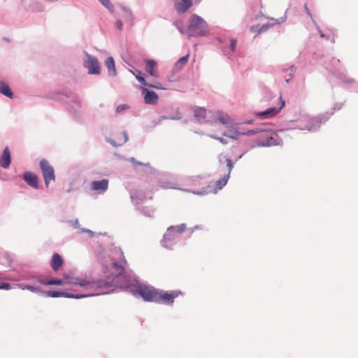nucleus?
<instances>
[{
    "mask_svg": "<svg viewBox=\"0 0 358 358\" xmlns=\"http://www.w3.org/2000/svg\"><path fill=\"white\" fill-rule=\"evenodd\" d=\"M112 268L115 271V273L113 275V280H110L109 282H106L104 280L91 281L86 278H74L69 277V275H65L64 278L66 280V283L80 285L89 291H97L98 289L102 290L105 287H110L115 284L114 282L115 278H117L124 272V268L122 266L118 265L117 263H113L112 264Z\"/></svg>",
    "mask_w": 358,
    "mask_h": 358,
    "instance_id": "1",
    "label": "nucleus"
},
{
    "mask_svg": "<svg viewBox=\"0 0 358 358\" xmlns=\"http://www.w3.org/2000/svg\"><path fill=\"white\" fill-rule=\"evenodd\" d=\"M188 36H203L209 34L208 24L201 17L193 15L189 20L186 29Z\"/></svg>",
    "mask_w": 358,
    "mask_h": 358,
    "instance_id": "2",
    "label": "nucleus"
},
{
    "mask_svg": "<svg viewBox=\"0 0 358 358\" xmlns=\"http://www.w3.org/2000/svg\"><path fill=\"white\" fill-rule=\"evenodd\" d=\"M134 292L138 294L146 301L156 302L158 289L152 287L140 285Z\"/></svg>",
    "mask_w": 358,
    "mask_h": 358,
    "instance_id": "3",
    "label": "nucleus"
},
{
    "mask_svg": "<svg viewBox=\"0 0 358 358\" xmlns=\"http://www.w3.org/2000/svg\"><path fill=\"white\" fill-rule=\"evenodd\" d=\"M39 166L44 178L45 185L48 187L50 182L55 180L54 168L50 165L49 162L45 159L41 160Z\"/></svg>",
    "mask_w": 358,
    "mask_h": 358,
    "instance_id": "4",
    "label": "nucleus"
},
{
    "mask_svg": "<svg viewBox=\"0 0 358 358\" xmlns=\"http://www.w3.org/2000/svg\"><path fill=\"white\" fill-rule=\"evenodd\" d=\"M180 291L164 292L158 289L156 303L171 305L174 299L181 294Z\"/></svg>",
    "mask_w": 358,
    "mask_h": 358,
    "instance_id": "5",
    "label": "nucleus"
},
{
    "mask_svg": "<svg viewBox=\"0 0 358 358\" xmlns=\"http://www.w3.org/2000/svg\"><path fill=\"white\" fill-rule=\"evenodd\" d=\"M84 66L88 69L90 74H99L101 69L96 58L90 55H86V60L84 62Z\"/></svg>",
    "mask_w": 358,
    "mask_h": 358,
    "instance_id": "6",
    "label": "nucleus"
},
{
    "mask_svg": "<svg viewBox=\"0 0 358 358\" xmlns=\"http://www.w3.org/2000/svg\"><path fill=\"white\" fill-rule=\"evenodd\" d=\"M328 117H323L322 115L314 117L308 118L305 120L303 129L314 131L319 128L321 124L325 122Z\"/></svg>",
    "mask_w": 358,
    "mask_h": 358,
    "instance_id": "7",
    "label": "nucleus"
},
{
    "mask_svg": "<svg viewBox=\"0 0 358 358\" xmlns=\"http://www.w3.org/2000/svg\"><path fill=\"white\" fill-rule=\"evenodd\" d=\"M105 293H106V292L103 291L101 292H97V293H96V294H105ZM48 295L49 296L53 297V298L64 296V297H67V298L80 299L83 297L93 296V295H95V294L89 292L88 294L79 295V294H71L65 293L63 292H58V291H49V292H48Z\"/></svg>",
    "mask_w": 358,
    "mask_h": 358,
    "instance_id": "8",
    "label": "nucleus"
},
{
    "mask_svg": "<svg viewBox=\"0 0 358 358\" xmlns=\"http://www.w3.org/2000/svg\"><path fill=\"white\" fill-rule=\"evenodd\" d=\"M280 106L279 108H270L264 112H259L257 114V116L262 118H269L276 115L280 110L285 106V101L282 100V98H280Z\"/></svg>",
    "mask_w": 358,
    "mask_h": 358,
    "instance_id": "9",
    "label": "nucleus"
},
{
    "mask_svg": "<svg viewBox=\"0 0 358 358\" xmlns=\"http://www.w3.org/2000/svg\"><path fill=\"white\" fill-rule=\"evenodd\" d=\"M142 94H143L144 101L146 104H155L157 103L159 98L155 92L143 87L142 88Z\"/></svg>",
    "mask_w": 358,
    "mask_h": 358,
    "instance_id": "10",
    "label": "nucleus"
},
{
    "mask_svg": "<svg viewBox=\"0 0 358 358\" xmlns=\"http://www.w3.org/2000/svg\"><path fill=\"white\" fill-rule=\"evenodd\" d=\"M130 72L136 77V78L137 79V80L141 83L142 85H145V86H148L150 87H152V88H155V89H164L162 86V85L159 83H154V84H152V83H148L145 79L141 76V72L140 71H137L136 72H134L132 70H130Z\"/></svg>",
    "mask_w": 358,
    "mask_h": 358,
    "instance_id": "11",
    "label": "nucleus"
},
{
    "mask_svg": "<svg viewBox=\"0 0 358 358\" xmlns=\"http://www.w3.org/2000/svg\"><path fill=\"white\" fill-rule=\"evenodd\" d=\"M25 182L34 189L38 188V177L31 172H26L23 176Z\"/></svg>",
    "mask_w": 358,
    "mask_h": 358,
    "instance_id": "12",
    "label": "nucleus"
},
{
    "mask_svg": "<svg viewBox=\"0 0 358 358\" xmlns=\"http://www.w3.org/2000/svg\"><path fill=\"white\" fill-rule=\"evenodd\" d=\"M145 71L151 76L157 78L159 76V72L157 69V63L153 59H148L145 61Z\"/></svg>",
    "mask_w": 358,
    "mask_h": 358,
    "instance_id": "13",
    "label": "nucleus"
},
{
    "mask_svg": "<svg viewBox=\"0 0 358 358\" xmlns=\"http://www.w3.org/2000/svg\"><path fill=\"white\" fill-rule=\"evenodd\" d=\"M108 180L103 179L101 180H94L91 182V188L94 191L103 192L108 189Z\"/></svg>",
    "mask_w": 358,
    "mask_h": 358,
    "instance_id": "14",
    "label": "nucleus"
},
{
    "mask_svg": "<svg viewBox=\"0 0 358 358\" xmlns=\"http://www.w3.org/2000/svg\"><path fill=\"white\" fill-rule=\"evenodd\" d=\"M192 0H176L175 8L178 13L186 12L192 6Z\"/></svg>",
    "mask_w": 358,
    "mask_h": 358,
    "instance_id": "15",
    "label": "nucleus"
},
{
    "mask_svg": "<svg viewBox=\"0 0 358 358\" xmlns=\"http://www.w3.org/2000/svg\"><path fill=\"white\" fill-rule=\"evenodd\" d=\"M264 138L265 140H258L257 141V145L261 147H266L275 145L278 143L276 139L268 134L264 136Z\"/></svg>",
    "mask_w": 358,
    "mask_h": 358,
    "instance_id": "16",
    "label": "nucleus"
},
{
    "mask_svg": "<svg viewBox=\"0 0 358 358\" xmlns=\"http://www.w3.org/2000/svg\"><path fill=\"white\" fill-rule=\"evenodd\" d=\"M63 264V259L61 256L55 253L51 259L50 266L53 271H57Z\"/></svg>",
    "mask_w": 358,
    "mask_h": 358,
    "instance_id": "17",
    "label": "nucleus"
},
{
    "mask_svg": "<svg viewBox=\"0 0 358 358\" xmlns=\"http://www.w3.org/2000/svg\"><path fill=\"white\" fill-rule=\"evenodd\" d=\"M10 164V152L8 147H6L0 159V166L3 168H7Z\"/></svg>",
    "mask_w": 358,
    "mask_h": 358,
    "instance_id": "18",
    "label": "nucleus"
},
{
    "mask_svg": "<svg viewBox=\"0 0 358 358\" xmlns=\"http://www.w3.org/2000/svg\"><path fill=\"white\" fill-rule=\"evenodd\" d=\"M229 178V173H227L223 178L218 180L213 183V187L214 189L217 192V190L221 189L227 182Z\"/></svg>",
    "mask_w": 358,
    "mask_h": 358,
    "instance_id": "19",
    "label": "nucleus"
},
{
    "mask_svg": "<svg viewBox=\"0 0 358 358\" xmlns=\"http://www.w3.org/2000/svg\"><path fill=\"white\" fill-rule=\"evenodd\" d=\"M105 65H106V68L108 69L109 75L115 76L116 70H115V61L112 57H110L106 59V60L105 62Z\"/></svg>",
    "mask_w": 358,
    "mask_h": 358,
    "instance_id": "20",
    "label": "nucleus"
},
{
    "mask_svg": "<svg viewBox=\"0 0 358 358\" xmlns=\"http://www.w3.org/2000/svg\"><path fill=\"white\" fill-rule=\"evenodd\" d=\"M194 116L198 120H203L206 117V110L201 107H195L193 109Z\"/></svg>",
    "mask_w": 358,
    "mask_h": 358,
    "instance_id": "21",
    "label": "nucleus"
},
{
    "mask_svg": "<svg viewBox=\"0 0 358 358\" xmlns=\"http://www.w3.org/2000/svg\"><path fill=\"white\" fill-rule=\"evenodd\" d=\"M0 92L9 98L13 97V92L10 88L3 82L0 83Z\"/></svg>",
    "mask_w": 358,
    "mask_h": 358,
    "instance_id": "22",
    "label": "nucleus"
},
{
    "mask_svg": "<svg viewBox=\"0 0 358 358\" xmlns=\"http://www.w3.org/2000/svg\"><path fill=\"white\" fill-rule=\"evenodd\" d=\"M189 55L184 56L179 59L174 65V69L176 71H180L187 63Z\"/></svg>",
    "mask_w": 358,
    "mask_h": 358,
    "instance_id": "23",
    "label": "nucleus"
},
{
    "mask_svg": "<svg viewBox=\"0 0 358 358\" xmlns=\"http://www.w3.org/2000/svg\"><path fill=\"white\" fill-rule=\"evenodd\" d=\"M268 27V24H264L261 27H259V25H255L250 27V31L254 33L259 34L262 31H266Z\"/></svg>",
    "mask_w": 358,
    "mask_h": 358,
    "instance_id": "24",
    "label": "nucleus"
},
{
    "mask_svg": "<svg viewBox=\"0 0 358 358\" xmlns=\"http://www.w3.org/2000/svg\"><path fill=\"white\" fill-rule=\"evenodd\" d=\"M41 282L46 285H62L65 283L64 281L59 279L50 280L48 281H41Z\"/></svg>",
    "mask_w": 358,
    "mask_h": 358,
    "instance_id": "25",
    "label": "nucleus"
},
{
    "mask_svg": "<svg viewBox=\"0 0 358 358\" xmlns=\"http://www.w3.org/2000/svg\"><path fill=\"white\" fill-rule=\"evenodd\" d=\"M185 225L184 224H182L180 225H178V226H171L170 227L168 230L169 231H174L176 232H178V233H182V231H184L185 230Z\"/></svg>",
    "mask_w": 358,
    "mask_h": 358,
    "instance_id": "26",
    "label": "nucleus"
},
{
    "mask_svg": "<svg viewBox=\"0 0 358 358\" xmlns=\"http://www.w3.org/2000/svg\"><path fill=\"white\" fill-rule=\"evenodd\" d=\"M253 133V131H249L247 133H244V132H238L237 131H234L231 134H228L227 135V136L230 137V138H234V139H236L238 138V136L239 135H244V134H252Z\"/></svg>",
    "mask_w": 358,
    "mask_h": 358,
    "instance_id": "27",
    "label": "nucleus"
},
{
    "mask_svg": "<svg viewBox=\"0 0 358 358\" xmlns=\"http://www.w3.org/2000/svg\"><path fill=\"white\" fill-rule=\"evenodd\" d=\"M218 120L224 124L230 122V118L227 115H221L219 116Z\"/></svg>",
    "mask_w": 358,
    "mask_h": 358,
    "instance_id": "28",
    "label": "nucleus"
},
{
    "mask_svg": "<svg viewBox=\"0 0 358 358\" xmlns=\"http://www.w3.org/2000/svg\"><path fill=\"white\" fill-rule=\"evenodd\" d=\"M22 289H27L31 292H38V289L34 286L32 285H26L25 287H22Z\"/></svg>",
    "mask_w": 358,
    "mask_h": 358,
    "instance_id": "29",
    "label": "nucleus"
},
{
    "mask_svg": "<svg viewBox=\"0 0 358 358\" xmlns=\"http://www.w3.org/2000/svg\"><path fill=\"white\" fill-rule=\"evenodd\" d=\"M226 162H227V167H228V169H229L228 173H230V172H231V169H232V168H233L234 164H233V162H231V159H227L226 160Z\"/></svg>",
    "mask_w": 358,
    "mask_h": 358,
    "instance_id": "30",
    "label": "nucleus"
},
{
    "mask_svg": "<svg viewBox=\"0 0 358 358\" xmlns=\"http://www.w3.org/2000/svg\"><path fill=\"white\" fill-rule=\"evenodd\" d=\"M100 3L103 5L104 6H106V8H110V7L111 6L110 5V1L109 0H99Z\"/></svg>",
    "mask_w": 358,
    "mask_h": 358,
    "instance_id": "31",
    "label": "nucleus"
},
{
    "mask_svg": "<svg viewBox=\"0 0 358 358\" xmlns=\"http://www.w3.org/2000/svg\"><path fill=\"white\" fill-rule=\"evenodd\" d=\"M11 289V285L8 283H3L0 285V289H6L8 290Z\"/></svg>",
    "mask_w": 358,
    "mask_h": 358,
    "instance_id": "32",
    "label": "nucleus"
},
{
    "mask_svg": "<svg viewBox=\"0 0 358 358\" xmlns=\"http://www.w3.org/2000/svg\"><path fill=\"white\" fill-rule=\"evenodd\" d=\"M237 41L236 39L231 40V49L232 51H234L236 49Z\"/></svg>",
    "mask_w": 358,
    "mask_h": 358,
    "instance_id": "33",
    "label": "nucleus"
},
{
    "mask_svg": "<svg viewBox=\"0 0 358 358\" xmlns=\"http://www.w3.org/2000/svg\"><path fill=\"white\" fill-rule=\"evenodd\" d=\"M211 138H214L217 140H218L220 143H223V144H225L227 142H226V140L224 139L223 138H221V137H215V136H210Z\"/></svg>",
    "mask_w": 358,
    "mask_h": 358,
    "instance_id": "34",
    "label": "nucleus"
},
{
    "mask_svg": "<svg viewBox=\"0 0 358 358\" xmlns=\"http://www.w3.org/2000/svg\"><path fill=\"white\" fill-rule=\"evenodd\" d=\"M126 106L125 105H120L119 106H117V112L120 113L121 112L122 110H124L126 108Z\"/></svg>",
    "mask_w": 358,
    "mask_h": 358,
    "instance_id": "35",
    "label": "nucleus"
},
{
    "mask_svg": "<svg viewBox=\"0 0 358 358\" xmlns=\"http://www.w3.org/2000/svg\"><path fill=\"white\" fill-rule=\"evenodd\" d=\"M131 162L134 164H136V165H143V163H141V162H136V159L134 158H131Z\"/></svg>",
    "mask_w": 358,
    "mask_h": 358,
    "instance_id": "36",
    "label": "nucleus"
},
{
    "mask_svg": "<svg viewBox=\"0 0 358 358\" xmlns=\"http://www.w3.org/2000/svg\"><path fill=\"white\" fill-rule=\"evenodd\" d=\"M116 25H117L118 29H121L122 27V23L120 21H117L116 22Z\"/></svg>",
    "mask_w": 358,
    "mask_h": 358,
    "instance_id": "37",
    "label": "nucleus"
},
{
    "mask_svg": "<svg viewBox=\"0 0 358 358\" xmlns=\"http://www.w3.org/2000/svg\"><path fill=\"white\" fill-rule=\"evenodd\" d=\"M304 8H305V10H306V11L307 14H308L309 16H310V17H311V14H310V10H308V8H307L306 5H305V6H304Z\"/></svg>",
    "mask_w": 358,
    "mask_h": 358,
    "instance_id": "38",
    "label": "nucleus"
},
{
    "mask_svg": "<svg viewBox=\"0 0 358 358\" xmlns=\"http://www.w3.org/2000/svg\"><path fill=\"white\" fill-rule=\"evenodd\" d=\"M169 119H171V120H180V119H181V117H180V116H176V117H170Z\"/></svg>",
    "mask_w": 358,
    "mask_h": 358,
    "instance_id": "39",
    "label": "nucleus"
},
{
    "mask_svg": "<svg viewBox=\"0 0 358 358\" xmlns=\"http://www.w3.org/2000/svg\"><path fill=\"white\" fill-rule=\"evenodd\" d=\"M160 119L161 120H166V119H168V117H166V116H162V117H160Z\"/></svg>",
    "mask_w": 358,
    "mask_h": 358,
    "instance_id": "40",
    "label": "nucleus"
}]
</instances>
